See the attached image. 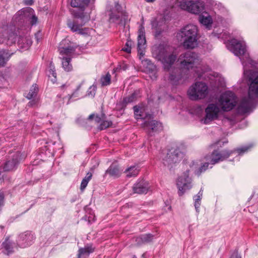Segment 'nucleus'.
Returning <instances> with one entry per match:
<instances>
[{"instance_id":"nucleus-2","label":"nucleus","mask_w":258,"mask_h":258,"mask_svg":"<svg viewBox=\"0 0 258 258\" xmlns=\"http://www.w3.org/2000/svg\"><path fill=\"white\" fill-rule=\"evenodd\" d=\"M198 29L196 25L187 24L182 27L177 34V37L182 42L185 49H194L198 45Z\"/></svg>"},{"instance_id":"nucleus-56","label":"nucleus","mask_w":258,"mask_h":258,"mask_svg":"<svg viewBox=\"0 0 258 258\" xmlns=\"http://www.w3.org/2000/svg\"><path fill=\"white\" fill-rule=\"evenodd\" d=\"M240 60H241V62H242V64L244 65V61H243V60H242L241 59V58H240Z\"/></svg>"},{"instance_id":"nucleus-44","label":"nucleus","mask_w":258,"mask_h":258,"mask_svg":"<svg viewBox=\"0 0 258 258\" xmlns=\"http://www.w3.org/2000/svg\"><path fill=\"white\" fill-rule=\"evenodd\" d=\"M50 74H51L55 78L56 77V73H55V67L52 62H50L49 64V70Z\"/></svg>"},{"instance_id":"nucleus-46","label":"nucleus","mask_w":258,"mask_h":258,"mask_svg":"<svg viewBox=\"0 0 258 258\" xmlns=\"http://www.w3.org/2000/svg\"><path fill=\"white\" fill-rule=\"evenodd\" d=\"M88 182L86 180V179H83L80 186V189L81 190H84V189L86 187Z\"/></svg>"},{"instance_id":"nucleus-22","label":"nucleus","mask_w":258,"mask_h":258,"mask_svg":"<svg viewBox=\"0 0 258 258\" xmlns=\"http://www.w3.org/2000/svg\"><path fill=\"white\" fill-rule=\"evenodd\" d=\"M14 245V243L10 240L9 237H7L1 245L3 253L7 255L13 253L15 251Z\"/></svg>"},{"instance_id":"nucleus-42","label":"nucleus","mask_w":258,"mask_h":258,"mask_svg":"<svg viewBox=\"0 0 258 258\" xmlns=\"http://www.w3.org/2000/svg\"><path fill=\"white\" fill-rule=\"evenodd\" d=\"M134 111L136 119H138L142 118V115L141 114V111H140L139 107L135 106L134 107Z\"/></svg>"},{"instance_id":"nucleus-33","label":"nucleus","mask_w":258,"mask_h":258,"mask_svg":"<svg viewBox=\"0 0 258 258\" xmlns=\"http://www.w3.org/2000/svg\"><path fill=\"white\" fill-rule=\"evenodd\" d=\"M203 196V189L201 188L198 194L194 197L195 201V207L197 212H199V209L201 205V200Z\"/></svg>"},{"instance_id":"nucleus-55","label":"nucleus","mask_w":258,"mask_h":258,"mask_svg":"<svg viewBox=\"0 0 258 258\" xmlns=\"http://www.w3.org/2000/svg\"><path fill=\"white\" fill-rule=\"evenodd\" d=\"M142 256L143 257L145 258V253L143 254Z\"/></svg>"},{"instance_id":"nucleus-27","label":"nucleus","mask_w":258,"mask_h":258,"mask_svg":"<svg viewBox=\"0 0 258 258\" xmlns=\"http://www.w3.org/2000/svg\"><path fill=\"white\" fill-rule=\"evenodd\" d=\"M106 173H108L110 176L116 178L121 174V171L116 165H111L106 171Z\"/></svg>"},{"instance_id":"nucleus-26","label":"nucleus","mask_w":258,"mask_h":258,"mask_svg":"<svg viewBox=\"0 0 258 258\" xmlns=\"http://www.w3.org/2000/svg\"><path fill=\"white\" fill-rule=\"evenodd\" d=\"M154 236L151 234L142 235L136 238V241L138 245L145 244L152 241Z\"/></svg>"},{"instance_id":"nucleus-59","label":"nucleus","mask_w":258,"mask_h":258,"mask_svg":"<svg viewBox=\"0 0 258 258\" xmlns=\"http://www.w3.org/2000/svg\"><path fill=\"white\" fill-rule=\"evenodd\" d=\"M224 143H227V142H223V145L224 144Z\"/></svg>"},{"instance_id":"nucleus-45","label":"nucleus","mask_w":258,"mask_h":258,"mask_svg":"<svg viewBox=\"0 0 258 258\" xmlns=\"http://www.w3.org/2000/svg\"><path fill=\"white\" fill-rule=\"evenodd\" d=\"M181 78V76L180 74L173 75V74H171L169 76V79L171 81L175 82L178 81Z\"/></svg>"},{"instance_id":"nucleus-38","label":"nucleus","mask_w":258,"mask_h":258,"mask_svg":"<svg viewBox=\"0 0 258 258\" xmlns=\"http://www.w3.org/2000/svg\"><path fill=\"white\" fill-rule=\"evenodd\" d=\"M112 125V121L111 120H106L105 118L102 121L101 123L98 126V129L100 130H105L107 128L111 126Z\"/></svg>"},{"instance_id":"nucleus-1","label":"nucleus","mask_w":258,"mask_h":258,"mask_svg":"<svg viewBox=\"0 0 258 258\" xmlns=\"http://www.w3.org/2000/svg\"><path fill=\"white\" fill-rule=\"evenodd\" d=\"M152 55L162 62L166 70H169L177 59V54L172 47L161 44L152 47Z\"/></svg>"},{"instance_id":"nucleus-57","label":"nucleus","mask_w":258,"mask_h":258,"mask_svg":"<svg viewBox=\"0 0 258 258\" xmlns=\"http://www.w3.org/2000/svg\"><path fill=\"white\" fill-rule=\"evenodd\" d=\"M133 258H137V257L135 255H134Z\"/></svg>"},{"instance_id":"nucleus-18","label":"nucleus","mask_w":258,"mask_h":258,"mask_svg":"<svg viewBox=\"0 0 258 258\" xmlns=\"http://www.w3.org/2000/svg\"><path fill=\"white\" fill-rule=\"evenodd\" d=\"M142 126L150 136H152V133L162 130L161 123L155 120L146 121L143 123Z\"/></svg>"},{"instance_id":"nucleus-49","label":"nucleus","mask_w":258,"mask_h":258,"mask_svg":"<svg viewBox=\"0 0 258 258\" xmlns=\"http://www.w3.org/2000/svg\"><path fill=\"white\" fill-rule=\"evenodd\" d=\"M38 102V100H33L28 103V105L30 107H33V106L36 105Z\"/></svg>"},{"instance_id":"nucleus-5","label":"nucleus","mask_w":258,"mask_h":258,"mask_svg":"<svg viewBox=\"0 0 258 258\" xmlns=\"http://www.w3.org/2000/svg\"><path fill=\"white\" fill-rule=\"evenodd\" d=\"M251 81L249 87L248 97L243 98L238 107V111L241 113L249 111L253 104V100L258 96V76Z\"/></svg>"},{"instance_id":"nucleus-52","label":"nucleus","mask_w":258,"mask_h":258,"mask_svg":"<svg viewBox=\"0 0 258 258\" xmlns=\"http://www.w3.org/2000/svg\"><path fill=\"white\" fill-rule=\"evenodd\" d=\"M230 258H241L237 254L232 255Z\"/></svg>"},{"instance_id":"nucleus-14","label":"nucleus","mask_w":258,"mask_h":258,"mask_svg":"<svg viewBox=\"0 0 258 258\" xmlns=\"http://www.w3.org/2000/svg\"><path fill=\"white\" fill-rule=\"evenodd\" d=\"M226 46L235 55L240 56L244 55L245 53V44L235 39H232L228 41Z\"/></svg>"},{"instance_id":"nucleus-51","label":"nucleus","mask_w":258,"mask_h":258,"mask_svg":"<svg viewBox=\"0 0 258 258\" xmlns=\"http://www.w3.org/2000/svg\"><path fill=\"white\" fill-rule=\"evenodd\" d=\"M27 5H32L33 4V0H26L25 2Z\"/></svg>"},{"instance_id":"nucleus-15","label":"nucleus","mask_w":258,"mask_h":258,"mask_svg":"<svg viewBox=\"0 0 258 258\" xmlns=\"http://www.w3.org/2000/svg\"><path fill=\"white\" fill-rule=\"evenodd\" d=\"M220 108L215 103L209 104L205 109L206 115L203 120L204 123L207 124L218 117Z\"/></svg>"},{"instance_id":"nucleus-37","label":"nucleus","mask_w":258,"mask_h":258,"mask_svg":"<svg viewBox=\"0 0 258 258\" xmlns=\"http://www.w3.org/2000/svg\"><path fill=\"white\" fill-rule=\"evenodd\" d=\"M10 56L6 50L0 51V66H4Z\"/></svg>"},{"instance_id":"nucleus-9","label":"nucleus","mask_w":258,"mask_h":258,"mask_svg":"<svg viewBox=\"0 0 258 258\" xmlns=\"http://www.w3.org/2000/svg\"><path fill=\"white\" fill-rule=\"evenodd\" d=\"M184 151L183 146L181 149L177 147L174 150H170L163 159L164 165L170 169L175 163L179 162L183 158Z\"/></svg>"},{"instance_id":"nucleus-29","label":"nucleus","mask_w":258,"mask_h":258,"mask_svg":"<svg viewBox=\"0 0 258 258\" xmlns=\"http://www.w3.org/2000/svg\"><path fill=\"white\" fill-rule=\"evenodd\" d=\"M139 172V169L136 166H132L127 168L124 171L126 174V176L131 177L137 176Z\"/></svg>"},{"instance_id":"nucleus-41","label":"nucleus","mask_w":258,"mask_h":258,"mask_svg":"<svg viewBox=\"0 0 258 258\" xmlns=\"http://www.w3.org/2000/svg\"><path fill=\"white\" fill-rule=\"evenodd\" d=\"M96 87L95 86L90 87L87 91V95L89 97H94L96 93Z\"/></svg>"},{"instance_id":"nucleus-34","label":"nucleus","mask_w":258,"mask_h":258,"mask_svg":"<svg viewBox=\"0 0 258 258\" xmlns=\"http://www.w3.org/2000/svg\"><path fill=\"white\" fill-rule=\"evenodd\" d=\"M148 64V68L151 79L152 80L155 79L157 78L156 67L150 61H149Z\"/></svg>"},{"instance_id":"nucleus-21","label":"nucleus","mask_w":258,"mask_h":258,"mask_svg":"<svg viewBox=\"0 0 258 258\" xmlns=\"http://www.w3.org/2000/svg\"><path fill=\"white\" fill-rule=\"evenodd\" d=\"M18 34H19L18 28L15 26L11 27L7 32L8 44L11 45L18 41Z\"/></svg>"},{"instance_id":"nucleus-17","label":"nucleus","mask_w":258,"mask_h":258,"mask_svg":"<svg viewBox=\"0 0 258 258\" xmlns=\"http://www.w3.org/2000/svg\"><path fill=\"white\" fill-rule=\"evenodd\" d=\"M146 47V40L145 28L143 25H141L138 31V51L140 57L144 56Z\"/></svg>"},{"instance_id":"nucleus-10","label":"nucleus","mask_w":258,"mask_h":258,"mask_svg":"<svg viewBox=\"0 0 258 258\" xmlns=\"http://www.w3.org/2000/svg\"><path fill=\"white\" fill-rule=\"evenodd\" d=\"M218 103L223 111H229L235 106L237 103L236 97L233 92L227 91L221 95Z\"/></svg>"},{"instance_id":"nucleus-7","label":"nucleus","mask_w":258,"mask_h":258,"mask_svg":"<svg viewBox=\"0 0 258 258\" xmlns=\"http://www.w3.org/2000/svg\"><path fill=\"white\" fill-rule=\"evenodd\" d=\"M178 60L183 71H189L195 68H198L201 62L198 54L191 51H187L181 54Z\"/></svg>"},{"instance_id":"nucleus-19","label":"nucleus","mask_w":258,"mask_h":258,"mask_svg":"<svg viewBox=\"0 0 258 258\" xmlns=\"http://www.w3.org/2000/svg\"><path fill=\"white\" fill-rule=\"evenodd\" d=\"M23 158H21L20 153H17L11 160H9L5 164L4 170L6 171H9L15 169L18 164L19 161Z\"/></svg>"},{"instance_id":"nucleus-3","label":"nucleus","mask_w":258,"mask_h":258,"mask_svg":"<svg viewBox=\"0 0 258 258\" xmlns=\"http://www.w3.org/2000/svg\"><path fill=\"white\" fill-rule=\"evenodd\" d=\"M197 168V165L194 162L187 163L184 165V170L182 174L178 177L176 181V185L178 189V194L182 196L186 190L191 188V178L189 173Z\"/></svg>"},{"instance_id":"nucleus-48","label":"nucleus","mask_w":258,"mask_h":258,"mask_svg":"<svg viewBox=\"0 0 258 258\" xmlns=\"http://www.w3.org/2000/svg\"><path fill=\"white\" fill-rule=\"evenodd\" d=\"M37 21V18L34 16L33 15L31 18V24L32 25H33L34 24H36Z\"/></svg>"},{"instance_id":"nucleus-20","label":"nucleus","mask_w":258,"mask_h":258,"mask_svg":"<svg viewBox=\"0 0 258 258\" xmlns=\"http://www.w3.org/2000/svg\"><path fill=\"white\" fill-rule=\"evenodd\" d=\"M148 189V183L144 180H141L137 182L133 187L134 193L138 194H146Z\"/></svg>"},{"instance_id":"nucleus-4","label":"nucleus","mask_w":258,"mask_h":258,"mask_svg":"<svg viewBox=\"0 0 258 258\" xmlns=\"http://www.w3.org/2000/svg\"><path fill=\"white\" fill-rule=\"evenodd\" d=\"M58 51L62 60V66L67 72L72 70L73 67L71 63V57L75 51V47L68 39L61 41L58 46Z\"/></svg>"},{"instance_id":"nucleus-23","label":"nucleus","mask_w":258,"mask_h":258,"mask_svg":"<svg viewBox=\"0 0 258 258\" xmlns=\"http://www.w3.org/2000/svg\"><path fill=\"white\" fill-rule=\"evenodd\" d=\"M90 0H72L71 5L74 8H77L79 9L80 11L74 10L72 12L75 16V13L80 14L81 12H84L85 8L89 3Z\"/></svg>"},{"instance_id":"nucleus-39","label":"nucleus","mask_w":258,"mask_h":258,"mask_svg":"<svg viewBox=\"0 0 258 258\" xmlns=\"http://www.w3.org/2000/svg\"><path fill=\"white\" fill-rule=\"evenodd\" d=\"M111 80V76L109 73L103 76L101 78V83L102 86H107L110 84Z\"/></svg>"},{"instance_id":"nucleus-28","label":"nucleus","mask_w":258,"mask_h":258,"mask_svg":"<svg viewBox=\"0 0 258 258\" xmlns=\"http://www.w3.org/2000/svg\"><path fill=\"white\" fill-rule=\"evenodd\" d=\"M152 28L155 30V36L157 37L159 36L162 33V29L160 26L159 25L158 22L156 19H154L151 21Z\"/></svg>"},{"instance_id":"nucleus-13","label":"nucleus","mask_w":258,"mask_h":258,"mask_svg":"<svg viewBox=\"0 0 258 258\" xmlns=\"http://www.w3.org/2000/svg\"><path fill=\"white\" fill-rule=\"evenodd\" d=\"M252 147V145L250 144L248 146H245L241 148H237L233 150H224L222 151L218 150H214L216 153L215 156H217V159L219 162L223 161V160L228 158L232 154L237 151L239 155H242L244 153L247 152Z\"/></svg>"},{"instance_id":"nucleus-24","label":"nucleus","mask_w":258,"mask_h":258,"mask_svg":"<svg viewBox=\"0 0 258 258\" xmlns=\"http://www.w3.org/2000/svg\"><path fill=\"white\" fill-rule=\"evenodd\" d=\"M199 20L200 23L205 26L207 28L210 29L211 27L213 19L208 13L203 12L199 16Z\"/></svg>"},{"instance_id":"nucleus-35","label":"nucleus","mask_w":258,"mask_h":258,"mask_svg":"<svg viewBox=\"0 0 258 258\" xmlns=\"http://www.w3.org/2000/svg\"><path fill=\"white\" fill-rule=\"evenodd\" d=\"M38 92V88L36 84H33L26 96V98L31 99L36 96Z\"/></svg>"},{"instance_id":"nucleus-58","label":"nucleus","mask_w":258,"mask_h":258,"mask_svg":"<svg viewBox=\"0 0 258 258\" xmlns=\"http://www.w3.org/2000/svg\"><path fill=\"white\" fill-rule=\"evenodd\" d=\"M221 142L220 141H219L218 143H217V144H220Z\"/></svg>"},{"instance_id":"nucleus-40","label":"nucleus","mask_w":258,"mask_h":258,"mask_svg":"<svg viewBox=\"0 0 258 258\" xmlns=\"http://www.w3.org/2000/svg\"><path fill=\"white\" fill-rule=\"evenodd\" d=\"M132 44L133 42L131 40H127L125 46L122 48V50L127 53H131Z\"/></svg>"},{"instance_id":"nucleus-54","label":"nucleus","mask_w":258,"mask_h":258,"mask_svg":"<svg viewBox=\"0 0 258 258\" xmlns=\"http://www.w3.org/2000/svg\"><path fill=\"white\" fill-rule=\"evenodd\" d=\"M3 176L1 175V172L0 171V180L2 179Z\"/></svg>"},{"instance_id":"nucleus-12","label":"nucleus","mask_w":258,"mask_h":258,"mask_svg":"<svg viewBox=\"0 0 258 258\" xmlns=\"http://www.w3.org/2000/svg\"><path fill=\"white\" fill-rule=\"evenodd\" d=\"M108 12L110 23L119 24L122 21L123 12L121 6L118 3H115Z\"/></svg>"},{"instance_id":"nucleus-25","label":"nucleus","mask_w":258,"mask_h":258,"mask_svg":"<svg viewBox=\"0 0 258 258\" xmlns=\"http://www.w3.org/2000/svg\"><path fill=\"white\" fill-rule=\"evenodd\" d=\"M32 40L30 36L19 37L18 43L20 47L28 49L32 44Z\"/></svg>"},{"instance_id":"nucleus-6","label":"nucleus","mask_w":258,"mask_h":258,"mask_svg":"<svg viewBox=\"0 0 258 258\" xmlns=\"http://www.w3.org/2000/svg\"><path fill=\"white\" fill-rule=\"evenodd\" d=\"M75 17L79 20H69L67 23L68 27L72 31L77 32L79 34L83 35H89L92 29L87 28H82V27L89 20V15L84 12H81L80 14L75 13Z\"/></svg>"},{"instance_id":"nucleus-32","label":"nucleus","mask_w":258,"mask_h":258,"mask_svg":"<svg viewBox=\"0 0 258 258\" xmlns=\"http://www.w3.org/2000/svg\"><path fill=\"white\" fill-rule=\"evenodd\" d=\"M207 162L203 164V165L198 169V163L194 161L195 164L197 165V168L192 172H194L196 174L198 175H200L202 172H205L209 166V165L210 164V162L209 161H206ZM194 162V161H192Z\"/></svg>"},{"instance_id":"nucleus-47","label":"nucleus","mask_w":258,"mask_h":258,"mask_svg":"<svg viewBox=\"0 0 258 258\" xmlns=\"http://www.w3.org/2000/svg\"><path fill=\"white\" fill-rule=\"evenodd\" d=\"M92 176V174L91 172H88L85 177L83 179H86V180L89 182Z\"/></svg>"},{"instance_id":"nucleus-50","label":"nucleus","mask_w":258,"mask_h":258,"mask_svg":"<svg viewBox=\"0 0 258 258\" xmlns=\"http://www.w3.org/2000/svg\"><path fill=\"white\" fill-rule=\"evenodd\" d=\"M31 11V9H30L29 10H22V11H20L18 12V13L16 14V16L17 15H19V16H21V15H24L26 12H27V11Z\"/></svg>"},{"instance_id":"nucleus-30","label":"nucleus","mask_w":258,"mask_h":258,"mask_svg":"<svg viewBox=\"0 0 258 258\" xmlns=\"http://www.w3.org/2000/svg\"><path fill=\"white\" fill-rule=\"evenodd\" d=\"M94 251V248L91 246H87L79 250L78 258L83 256H88L90 253Z\"/></svg>"},{"instance_id":"nucleus-8","label":"nucleus","mask_w":258,"mask_h":258,"mask_svg":"<svg viewBox=\"0 0 258 258\" xmlns=\"http://www.w3.org/2000/svg\"><path fill=\"white\" fill-rule=\"evenodd\" d=\"M208 94V87L205 83L197 82L188 89L187 95L191 100H198L206 97Z\"/></svg>"},{"instance_id":"nucleus-36","label":"nucleus","mask_w":258,"mask_h":258,"mask_svg":"<svg viewBox=\"0 0 258 258\" xmlns=\"http://www.w3.org/2000/svg\"><path fill=\"white\" fill-rule=\"evenodd\" d=\"M215 155L216 153L214 151L211 154L206 156L205 159L206 161H209L211 164L214 165L219 162V160L217 159L218 157L215 156Z\"/></svg>"},{"instance_id":"nucleus-53","label":"nucleus","mask_w":258,"mask_h":258,"mask_svg":"<svg viewBox=\"0 0 258 258\" xmlns=\"http://www.w3.org/2000/svg\"><path fill=\"white\" fill-rule=\"evenodd\" d=\"M75 93H76V92H74V93L72 95V96H70V97H69V98L70 99L71 98H72V97H73L75 96Z\"/></svg>"},{"instance_id":"nucleus-43","label":"nucleus","mask_w":258,"mask_h":258,"mask_svg":"<svg viewBox=\"0 0 258 258\" xmlns=\"http://www.w3.org/2000/svg\"><path fill=\"white\" fill-rule=\"evenodd\" d=\"M136 98V95L135 94H132L128 97H125L123 99V102L125 104H127L129 103H131L133 102Z\"/></svg>"},{"instance_id":"nucleus-11","label":"nucleus","mask_w":258,"mask_h":258,"mask_svg":"<svg viewBox=\"0 0 258 258\" xmlns=\"http://www.w3.org/2000/svg\"><path fill=\"white\" fill-rule=\"evenodd\" d=\"M180 8L187 12L194 14H200L201 13L203 12L205 10V5L204 2L197 1V2H180L179 3Z\"/></svg>"},{"instance_id":"nucleus-31","label":"nucleus","mask_w":258,"mask_h":258,"mask_svg":"<svg viewBox=\"0 0 258 258\" xmlns=\"http://www.w3.org/2000/svg\"><path fill=\"white\" fill-rule=\"evenodd\" d=\"M105 118L106 116L104 113H102L100 115L92 114L89 116L88 119L89 120H94L95 123H99L100 124L102 121Z\"/></svg>"},{"instance_id":"nucleus-16","label":"nucleus","mask_w":258,"mask_h":258,"mask_svg":"<svg viewBox=\"0 0 258 258\" xmlns=\"http://www.w3.org/2000/svg\"><path fill=\"white\" fill-rule=\"evenodd\" d=\"M34 239V235L31 232L27 231L19 235L17 244L20 248H25L31 245Z\"/></svg>"}]
</instances>
